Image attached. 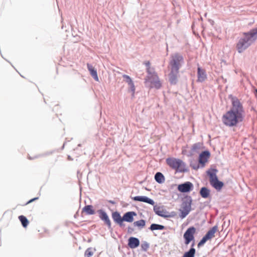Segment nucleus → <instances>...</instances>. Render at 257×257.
<instances>
[{
    "label": "nucleus",
    "instance_id": "f704fd0d",
    "mask_svg": "<svg viewBox=\"0 0 257 257\" xmlns=\"http://www.w3.org/2000/svg\"><path fill=\"white\" fill-rule=\"evenodd\" d=\"M122 77L124 79V81L128 84V85L133 82L131 78L128 75L123 74L122 75Z\"/></svg>",
    "mask_w": 257,
    "mask_h": 257
},
{
    "label": "nucleus",
    "instance_id": "4468645a",
    "mask_svg": "<svg viewBox=\"0 0 257 257\" xmlns=\"http://www.w3.org/2000/svg\"><path fill=\"white\" fill-rule=\"evenodd\" d=\"M112 218L113 221L120 227L124 226V224L123 223V216L121 217L119 212L114 211L112 212Z\"/></svg>",
    "mask_w": 257,
    "mask_h": 257
},
{
    "label": "nucleus",
    "instance_id": "7c9ffc66",
    "mask_svg": "<svg viewBox=\"0 0 257 257\" xmlns=\"http://www.w3.org/2000/svg\"><path fill=\"white\" fill-rule=\"evenodd\" d=\"M202 146V144L201 143L198 142V143H195L192 146L191 150L193 152H198V151L201 149Z\"/></svg>",
    "mask_w": 257,
    "mask_h": 257
},
{
    "label": "nucleus",
    "instance_id": "ea45409f",
    "mask_svg": "<svg viewBox=\"0 0 257 257\" xmlns=\"http://www.w3.org/2000/svg\"><path fill=\"white\" fill-rule=\"evenodd\" d=\"M135 229L134 228L131 226H129L127 227V232L128 234H132L133 233V232L134 231Z\"/></svg>",
    "mask_w": 257,
    "mask_h": 257
},
{
    "label": "nucleus",
    "instance_id": "a19ab883",
    "mask_svg": "<svg viewBox=\"0 0 257 257\" xmlns=\"http://www.w3.org/2000/svg\"><path fill=\"white\" fill-rule=\"evenodd\" d=\"M38 199V197L34 198H33V199H31V200H29V201L27 203V204H29V203H31V202H33V201L36 200H37V199Z\"/></svg>",
    "mask_w": 257,
    "mask_h": 257
},
{
    "label": "nucleus",
    "instance_id": "37998d69",
    "mask_svg": "<svg viewBox=\"0 0 257 257\" xmlns=\"http://www.w3.org/2000/svg\"><path fill=\"white\" fill-rule=\"evenodd\" d=\"M192 243L191 245V248H194V246L195 245V239L194 240H192Z\"/></svg>",
    "mask_w": 257,
    "mask_h": 257
},
{
    "label": "nucleus",
    "instance_id": "39448f33",
    "mask_svg": "<svg viewBox=\"0 0 257 257\" xmlns=\"http://www.w3.org/2000/svg\"><path fill=\"white\" fill-rule=\"evenodd\" d=\"M217 172L216 169H210L206 171V173L209 177L210 185L217 191H219L222 188L224 183L218 180L216 175Z\"/></svg>",
    "mask_w": 257,
    "mask_h": 257
},
{
    "label": "nucleus",
    "instance_id": "f8f14e48",
    "mask_svg": "<svg viewBox=\"0 0 257 257\" xmlns=\"http://www.w3.org/2000/svg\"><path fill=\"white\" fill-rule=\"evenodd\" d=\"M210 156V153L208 150L202 151L199 155L198 163L201 168L204 167L206 163Z\"/></svg>",
    "mask_w": 257,
    "mask_h": 257
},
{
    "label": "nucleus",
    "instance_id": "473e14b6",
    "mask_svg": "<svg viewBox=\"0 0 257 257\" xmlns=\"http://www.w3.org/2000/svg\"><path fill=\"white\" fill-rule=\"evenodd\" d=\"M150 247V244L146 241H144L141 244L142 250L146 251Z\"/></svg>",
    "mask_w": 257,
    "mask_h": 257
},
{
    "label": "nucleus",
    "instance_id": "f3484780",
    "mask_svg": "<svg viewBox=\"0 0 257 257\" xmlns=\"http://www.w3.org/2000/svg\"><path fill=\"white\" fill-rule=\"evenodd\" d=\"M197 80L198 82H203L207 78V74L204 69H202L200 67L197 68Z\"/></svg>",
    "mask_w": 257,
    "mask_h": 257
},
{
    "label": "nucleus",
    "instance_id": "79ce46f5",
    "mask_svg": "<svg viewBox=\"0 0 257 257\" xmlns=\"http://www.w3.org/2000/svg\"><path fill=\"white\" fill-rule=\"evenodd\" d=\"M145 64L146 66L147 67V68L151 67H150V63L149 61L146 62L145 63Z\"/></svg>",
    "mask_w": 257,
    "mask_h": 257
},
{
    "label": "nucleus",
    "instance_id": "aec40b11",
    "mask_svg": "<svg viewBox=\"0 0 257 257\" xmlns=\"http://www.w3.org/2000/svg\"><path fill=\"white\" fill-rule=\"evenodd\" d=\"M137 216V213L134 211H128L123 215V222H132L134 220V216Z\"/></svg>",
    "mask_w": 257,
    "mask_h": 257
},
{
    "label": "nucleus",
    "instance_id": "2eb2a0df",
    "mask_svg": "<svg viewBox=\"0 0 257 257\" xmlns=\"http://www.w3.org/2000/svg\"><path fill=\"white\" fill-rule=\"evenodd\" d=\"M132 199L135 201L143 202L152 205L155 204V202L153 199L146 196H135L132 198Z\"/></svg>",
    "mask_w": 257,
    "mask_h": 257
},
{
    "label": "nucleus",
    "instance_id": "c85d7f7f",
    "mask_svg": "<svg viewBox=\"0 0 257 257\" xmlns=\"http://www.w3.org/2000/svg\"><path fill=\"white\" fill-rule=\"evenodd\" d=\"M189 163L190 167L193 169L194 170H197L200 167V164L197 162L196 160L194 159H190L189 160Z\"/></svg>",
    "mask_w": 257,
    "mask_h": 257
},
{
    "label": "nucleus",
    "instance_id": "c9c22d12",
    "mask_svg": "<svg viewBox=\"0 0 257 257\" xmlns=\"http://www.w3.org/2000/svg\"><path fill=\"white\" fill-rule=\"evenodd\" d=\"M93 252L91 251V248H88L85 251V256L86 257H91Z\"/></svg>",
    "mask_w": 257,
    "mask_h": 257
},
{
    "label": "nucleus",
    "instance_id": "c756f323",
    "mask_svg": "<svg viewBox=\"0 0 257 257\" xmlns=\"http://www.w3.org/2000/svg\"><path fill=\"white\" fill-rule=\"evenodd\" d=\"M19 219L24 227H26L28 225L29 220L25 216L20 215L19 216Z\"/></svg>",
    "mask_w": 257,
    "mask_h": 257
},
{
    "label": "nucleus",
    "instance_id": "a211bd4d",
    "mask_svg": "<svg viewBox=\"0 0 257 257\" xmlns=\"http://www.w3.org/2000/svg\"><path fill=\"white\" fill-rule=\"evenodd\" d=\"M179 72L171 70L168 75L169 81L171 85H175L178 82Z\"/></svg>",
    "mask_w": 257,
    "mask_h": 257
},
{
    "label": "nucleus",
    "instance_id": "b1692460",
    "mask_svg": "<svg viewBox=\"0 0 257 257\" xmlns=\"http://www.w3.org/2000/svg\"><path fill=\"white\" fill-rule=\"evenodd\" d=\"M155 180L159 184H162L165 182V179L164 175L158 172L155 175Z\"/></svg>",
    "mask_w": 257,
    "mask_h": 257
},
{
    "label": "nucleus",
    "instance_id": "7ed1b4c3",
    "mask_svg": "<svg viewBox=\"0 0 257 257\" xmlns=\"http://www.w3.org/2000/svg\"><path fill=\"white\" fill-rule=\"evenodd\" d=\"M243 118L228 110L222 117V121L224 125L229 127L236 126L239 122L242 121Z\"/></svg>",
    "mask_w": 257,
    "mask_h": 257
},
{
    "label": "nucleus",
    "instance_id": "f257e3e1",
    "mask_svg": "<svg viewBox=\"0 0 257 257\" xmlns=\"http://www.w3.org/2000/svg\"><path fill=\"white\" fill-rule=\"evenodd\" d=\"M257 40V28L244 32L242 36L239 39L236 44V49L238 53H241L251 46Z\"/></svg>",
    "mask_w": 257,
    "mask_h": 257
},
{
    "label": "nucleus",
    "instance_id": "9d476101",
    "mask_svg": "<svg viewBox=\"0 0 257 257\" xmlns=\"http://www.w3.org/2000/svg\"><path fill=\"white\" fill-rule=\"evenodd\" d=\"M97 213L99 214V218L107 225L108 229L112 230L111 223L106 212L103 209H98Z\"/></svg>",
    "mask_w": 257,
    "mask_h": 257
},
{
    "label": "nucleus",
    "instance_id": "a878e982",
    "mask_svg": "<svg viewBox=\"0 0 257 257\" xmlns=\"http://www.w3.org/2000/svg\"><path fill=\"white\" fill-rule=\"evenodd\" d=\"M133 225L134 226L138 227V228L139 230H141L145 226L146 221L144 219H141L140 220L135 221L133 223Z\"/></svg>",
    "mask_w": 257,
    "mask_h": 257
},
{
    "label": "nucleus",
    "instance_id": "412c9836",
    "mask_svg": "<svg viewBox=\"0 0 257 257\" xmlns=\"http://www.w3.org/2000/svg\"><path fill=\"white\" fill-rule=\"evenodd\" d=\"M88 70L90 72V73L91 76L93 78V79L98 81V77L97 76V73L96 70L92 66V65L90 64H87V65Z\"/></svg>",
    "mask_w": 257,
    "mask_h": 257
},
{
    "label": "nucleus",
    "instance_id": "20e7f679",
    "mask_svg": "<svg viewBox=\"0 0 257 257\" xmlns=\"http://www.w3.org/2000/svg\"><path fill=\"white\" fill-rule=\"evenodd\" d=\"M228 98L231 102V107L229 110L243 119L244 110L242 103L237 97L232 94L229 95Z\"/></svg>",
    "mask_w": 257,
    "mask_h": 257
},
{
    "label": "nucleus",
    "instance_id": "9b49d317",
    "mask_svg": "<svg viewBox=\"0 0 257 257\" xmlns=\"http://www.w3.org/2000/svg\"><path fill=\"white\" fill-rule=\"evenodd\" d=\"M153 209L155 214L159 216L164 218H168L172 216L169 214V212L164 209L163 206H158L157 205H155L154 204Z\"/></svg>",
    "mask_w": 257,
    "mask_h": 257
},
{
    "label": "nucleus",
    "instance_id": "72a5a7b5",
    "mask_svg": "<svg viewBox=\"0 0 257 257\" xmlns=\"http://www.w3.org/2000/svg\"><path fill=\"white\" fill-rule=\"evenodd\" d=\"M207 240H208V239L205 236H204L200 240V241L198 243V247L199 248L201 246H203Z\"/></svg>",
    "mask_w": 257,
    "mask_h": 257
},
{
    "label": "nucleus",
    "instance_id": "58836bf2",
    "mask_svg": "<svg viewBox=\"0 0 257 257\" xmlns=\"http://www.w3.org/2000/svg\"><path fill=\"white\" fill-rule=\"evenodd\" d=\"M128 85L130 86V91L133 93L132 95L134 96V93H135V86L134 82H132L131 83L128 84Z\"/></svg>",
    "mask_w": 257,
    "mask_h": 257
},
{
    "label": "nucleus",
    "instance_id": "ddd939ff",
    "mask_svg": "<svg viewBox=\"0 0 257 257\" xmlns=\"http://www.w3.org/2000/svg\"><path fill=\"white\" fill-rule=\"evenodd\" d=\"M193 184L189 181L178 185V190L181 193H188L193 189Z\"/></svg>",
    "mask_w": 257,
    "mask_h": 257
},
{
    "label": "nucleus",
    "instance_id": "c03bdc74",
    "mask_svg": "<svg viewBox=\"0 0 257 257\" xmlns=\"http://www.w3.org/2000/svg\"><path fill=\"white\" fill-rule=\"evenodd\" d=\"M109 202L110 203L113 204L115 203V202L113 201H112V200H110Z\"/></svg>",
    "mask_w": 257,
    "mask_h": 257
},
{
    "label": "nucleus",
    "instance_id": "393cba45",
    "mask_svg": "<svg viewBox=\"0 0 257 257\" xmlns=\"http://www.w3.org/2000/svg\"><path fill=\"white\" fill-rule=\"evenodd\" d=\"M82 211L85 212L87 215H93L95 214V211L91 205H85L82 208Z\"/></svg>",
    "mask_w": 257,
    "mask_h": 257
},
{
    "label": "nucleus",
    "instance_id": "f03ea898",
    "mask_svg": "<svg viewBox=\"0 0 257 257\" xmlns=\"http://www.w3.org/2000/svg\"><path fill=\"white\" fill-rule=\"evenodd\" d=\"M166 164L176 173L187 172L188 170L186 168V164L182 160L174 157H169L166 160Z\"/></svg>",
    "mask_w": 257,
    "mask_h": 257
},
{
    "label": "nucleus",
    "instance_id": "1a4fd4ad",
    "mask_svg": "<svg viewBox=\"0 0 257 257\" xmlns=\"http://www.w3.org/2000/svg\"><path fill=\"white\" fill-rule=\"evenodd\" d=\"M97 213L99 214V218L107 225L108 229L112 230L111 223L106 212L103 209H98Z\"/></svg>",
    "mask_w": 257,
    "mask_h": 257
},
{
    "label": "nucleus",
    "instance_id": "bb28decb",
    "mask_svg": "<svg viewBox=\"0 0 257 257\" xmlns=\"http://www.w3.org/2000/svg\"><path fill=\"white\" fill-rule=\"evenodd\" d=\"M165 228V226L156 223H152L149 228V229L151 231H154L156 230H162L164 229Z\"/></svg>",
    "mask_w": 257,
    "mask_h": 257
},
{
    "label": "nucleus",
    "instance_id": "6e6552de",
    "mask_svg": "<svg viewBox=\"0 0 257 257\" xmlns=\"http://www.w3.org/2000/svg\"><path fill=\"white\" fill-rule=\"evenodd\" d=\"M150 82L152 85L153 87L159 89L162 86V84L159 80V77L157 73L147 75L146 78H145V82Z\"/></svg>",
    "mask_w": 257,
    "mask_h": 257
},
{
    "label": "nucleus",
    "instance_id": "5701e85b",
    "mask_svg": "<svg viewBox=\"0 0 257 257\" xmlns=\"http://www.w3.org/2000/svg\"><path fill=\"white\" fill-rule=\"evenodd\" d=\"M200 195L203 198H207L210 196V190L206 187H202L199 191Z\"/></svg>",
    "mask_w": 257,
    "mask_h": 257
},
{
    "label": "nucleus",
    "instance_id": "dca6fc26",
    "mask_svg": "<svg viewBox=\"0 0 257 257\" xmlns=\"http://www.w3.org/2000/svg\"><path fill=\"white\" fill-rule=\"evenodd\" d=\"M192 199L190 196L186 195L182 199V208L191 210Z\"/></svg>",
    "mask_w": 257,
    "mask_h": 257
},
{
    "label": "nucleus",
    "instance_id": "4c0bfd02",
    "mask_svg": "<svg viewBox=\"0 0 257 257\" xmlns=\"http://www.w3.org/2000/svg\"><path fill=\"white\" fill-rule=\"evenodd\" d=\"M52 153V152H48L45 153L44 154L40 155L39 156H35L33 158H31L30 156H29V159L30 160H32V159H34L40 157L48 156V155H51Z\"/></svg>",
    "mask_w": 257,
    "mask_h": 257
},
{
    "label": "nucleus",
    "instance_id": "4be33fe9",
    "mask_svg": "<svg viewBox=\"0 0 257 257\" xmlns=\"http://www.w3.org/2000/svg\"><path fill=\"white\" fill-rule=\"evenodd\" d=\"M218 227L215 225L210 228L204 235L208 240L211 239L214 236L215 233L217 231Z\"/></svg>",
    "mask_w": 257,
    "mask_h": 257
},
{
    "label": "nucleus",
    "instance_id": "423d86ee",
    "mask_svg": "<svg viewBox=\"0 0 257 257\" xmlns=\"http://www.w3.org/2000/svg\"><path fill=\"white\" fill-rule=\"evenodd\" d=\"M184 63V57L181 54L176 53L171 56L169 66L171 70L179 72V69Z\"/></svg>",
    "mask_w": 257,
    "mask_h": 257
},
{
    "label": "nucleus",
    "instance_id": "6ab92c4d",
    "mask_svg": "<svg viewBox=\"0 0 257 257\" xmlns=\"http://www.w3.org/2000/svg\"><path fill=\"white\" fill-rule=\"evenodd\" d=\"M140 240L137 237L132 236L128 239L127 245L131 248H136L140 245Z\"/></svg>",
    "mask_w": 257,
    "mask_h": 257
},
{
    "label": "nucleus",
    "instance_id": "2f4dec72",
    "mask_svg": "<svg viewBox=\"0 0 257 257\" xmlns=\"http://www.w3.org/2000/svg\"><path fill=\"white\" fill-rule=\"evenodd\" d=\"M190 211L191 210H190L183 209V210L181 211V214L179 216L181 218H184Z\"/></svg>",
    "mask_w": 257,
    "mask_h": 257
},
{
    "label": "nucleus",
    "instance_id": "0eeeda50",
    "mask_svg": "<svg viewBox=\"0 0 257 257\" xmlns=\"http://www.w3.org/2000/svg\"><path fill=\"white\" fill-rule=\"evenodd\" d=\"M196 232V228L194 226H191L187 229L183 234V238L185 240V244H189L192 240L195 239L194 234Z\"/></svg>",
    "mask_w": 257,
    "mask_h": 257
},
{
    "label": "nucleus",
    "instance_id": "e433bc0d",
    "mask_svg": "<svg viewBox=\"0 0 257 257\" xmlns=\"http://www.w3.org/2000/svg\"><path fill=\"white\" fill-rule=\"evenodd\" d=\"M147 72L148 73V75H151L157 73L155 72L154 68L153 67L147 68Z\"/></svg>",
    "mask_w": 257,
    "mask_h": 257
},
{
    "label": "nucleus",
    "instance_id": "cd10ccee",
    "mask_svg": "<svg viewBox=\"0 0 257 257\" xmlns=\"http://www.w3.org/2000/svg\"><path fill=\"white\" fill-rule=\"evenodd\" d=\"M196 250L194 248H190L188 251L185 252L182 257H195Z\"/></svg>",
    "mask_w": 257,
    "mask_h": 257
}]
</instances>
